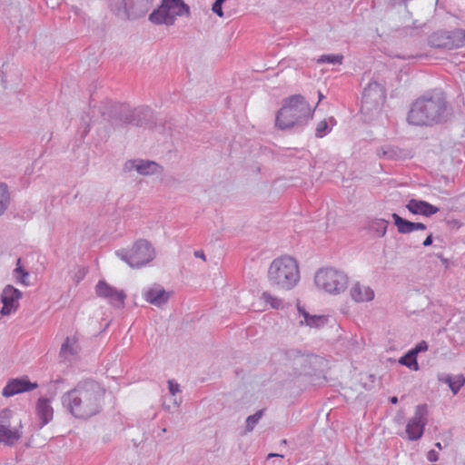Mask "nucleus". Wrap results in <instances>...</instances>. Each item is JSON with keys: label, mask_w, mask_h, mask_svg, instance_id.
Instances as JSON below:
<instances>
[{"label": "nucleus", "mask_w": 465, "mask_h": 465, "mask_svg": "<svg viewBox=\"0 0 465 465\" xmlns=\"http://www.w3.org/2000/svg\"><path fill=\"white\" fill-rule=\"evenodd\" d=\"M104 389L92 380L82 381L62 396V403L78 419H88L102 410Z\"/></svg>", "instance_id": "f257e3e1"}, {"label": "nucleus", "mask_w": 465, "mask_h": 465, "mask_svg": "<svg viewBox=\"0 0 465 465\" xmlns=\"http://www.w3.org/2000/svg\"><path fill=\"white\" fill-rule=\"evenodd\" d=\"M447 100L440 90L428 92L417 98L409 111L407 121L417 126H431L445 121Z\"/></svg>", "instance_id": "f03ea898"}, {"label": "nucleus", "mask_w": 465, "mask_h": 465, "mask_svg": "<svg viewBox=\"0 0 465 465\" xmlns=\"http://www.w3.org/2000/svg\"><path fill=\"white\" fill-rule=\"evenodd\" d=\"M313 110L301 94H294L285 99L276 114V126L288 130L303 126L312 118Z\"/></svg>", "instance_id": "7ed1b4c3"}, {"label": "nucleus", "mask_w": 465, "mask_h": 465, "mask_svg": "<svg viewBox=\"0 0 465 465\" xmlns=\"http://www.w3.org/2000/svg\"><path fill=\"white\" fill-rule=\"evenodd\" d=\"M268 280L271 285L277 288L292 289L300 280L297 262L290 256L274 259L268 270Z\"/></svg>", "instance_id": "20e7f679"}, {"label": "nucleus", "mask_w": 465, "mask_h": 465, "mask_svg": "<svg viewBox=\"0 0 465 465\" xmlns=\"http://www.w3.org/2000/svg\"><path fill=\"white\" fill-rule=\"evenodd\" d=\"M115 254L130 267L138 269L155 258V250L147 240L140 239L130 249L117 250Z\"/></svg>", "instance_id": "39448f33"}, {"label": "nucleus", "mask_w": 465, "mask_h": 465, "mask_svg": "<svg viewBox=\"0 0 465 465\" xmlns=\"http://www.w3.org/2000/svg\"><path fill=\"white\" fill-rule=\"evenodd\" d=\"M189 16L190 7L183 0H163L161 5L149 15L155 25H173L176 16Z\"/></svg>", "instance_id": "423d86ee"}, {"label": "nucleus", "mask_w": 465, "mask_h": 465, "mask_svg": "<svg viewBox=\"0 0 465 465\" xmlns=\"http://www.w3.org/2000/svg\"><path fill=\"white\" fill-rule=\"evenodd\" d=\"M314 282L319 289L330 294H340L347 288L348 277L341 271L327 267L317 271Z\"/></svg>", "instance_id": "0eeeda50"}, {"label": "nucleus", "mask_w": 465, "mask_h": 465, "mask_svg": "<svg viewBox=\"0 0 465 465\" xmlns=\"http://www.w3.org/2000/svg\"><path fill=\"white\" fill-rule=\"evenodd\" d=\"M152 4V0H109L111 11L119 18L129 20L144 16Z\"/></svg>", "instance_id": "6e6552de"}, {"label": "nucleus", "mask_w": 465, "mask_h": 465, "mask_svg": "<svg viewBox=\"0 0 465 465\" xmlns=\"http://www.w3.org/2000/svg\"><path fill=\"white\" fill-rule=\"evenodd\" d=\"M431 47L440 49H458L465 45V30H440L432 33L428 39Z\"/></svg>", "instance_id": "1a4fd4ad"}, {"label": "nucleus", "mask_w": 465, "mask_h": 465, "mask_svg": "<svg viewBox=\"0 0 465 465\" xmlns=\"http://www.w3.org/2000/svg\"><path fill=\"white\" fill-rule=\"evenodd\" d=\"M286 356L292 361L293 369L300 374H311L322 361V358L312 353H304L298 349H290Z\"/></svg>", "instance_id": "9d476101"}, {"label": "nucleus", "mask_w": 465, "mask_h": 465, "mask_svg": "<svg viewBox=\"0 0 465 465\" xmlns=\"http://www.w3.org/2000/svg\"><path fill=\"white\" fill-rule=\"evenodd\" d=\"M13 414L9 409L0 411V443L6 446H14L22 437L21 421H19L18 428H11Z\"/></svg>", "instance_id": "9b49d317"}, {"label": "nucleus", "mask_w": 465, "mask_h": 465, "mask_svg": "<svg viewBox=\"0 0 465 465\" xmlns=\"http://www.w3.org/2000/svg\"><path fill=\"white\" fill-rule=\"evenodd\" d=\"M428 408L426 404L416 407L414 415L406 425V434L410 440H417L423 435L425 426L428 423Z\"/></svg>", "instance_id": "f8f14e48"}, {"label": "nucleus", "mask_w": 465, "mask_h": 465, "mask_svg": "<svg viewBox=\"0 0 465 465\" xmlns=\"http://www.w3.org/2000/svg\"><path fill=\"white\" fill-rule=\"evenodd\" d=\"M95 293L98 297L106 300L115 308H122L126 298V294L123 290L116 289L104 280H100L97 282L95 286Z\"/></svg>", "instance_id": "ddd939ff"}, {"label": "nucleus", "mask_w": 465, "mask_h": 465, "mask_svg": "<svg viewBox=\"0 0 465 465\" xmlns=\"http://www.w3.org/2000/svg\"><path fill=\"white\" fill-rule=\"evenodd\" d=\"M151 116L152 112L148 107L131 109L126 105L121 106L120 117L124 124H133L135 125L147 124V121Z\"/></svg>", "instance_id": "4468645a"}, {"label": "nucleus", "mask_w": 465, "mask_h": 465, "mask_svg": "<svg viewBox=\"0 0 465 465\" xmlns=\"http://www.w3.org/2000/svg\"><path fill=\"white\" fill-rule=\"evenodd\" d=\"M142 296L150 304L161 307L169 301L170 292H166L162 285L153 283L143 289Z\"/></svg>", "instance_id": "2eb2a0df"}, {"label": "nucleus", "mask_w": 465, "mask_h": 465, "mask_svg": "<svg viewBox=\"0 0 465 465\" xmlns=\"http://www.w3.org/2000/svg\"><path fill=\"white\" fill-rule=\"evenodd\" d=\"M133 170L144 176L161 173V167L157 163L142 159L128 160L124 163V172H131Z\"/></svg>", "instance_id": "dca6fc26"}, {"label": "nucleus", "mask_w": 465, "mask_h": 465, "mask_svg": "<svg viewBox=\"0 0 465 465\" xmlns=\"http://www.w3.org/2000/svg\"><path fill=\"white\" fill-rule=\"evenodd\" d=\"M22 296V292L12 285H7L3 290L1 302L3 307L1 309L2 315H9L18 308V301Z\"/></svg>", "instance_id": "f3484780"}, {"label": "nucleus", "mask_w": 465, "mask_h": 465, "mask_svg": "<svg viewBox=\"0 0 465 465\" xmlns=\"http://www.w3.org/2000/svg\"><path fill=\"white\" fill-rule=\"evenodd\" d=\"M38 384L31 382L27 379H14L7 382L3 389L2 394L5 397H11L18 393L36 389Z\"/></svg>", "instance_id": "a211bd4d"}, {"label": "nucleus", "mask_w": 465, "mask_h": 465, "mask_svg": "<svg viewBox=\"0 0 465 465\" xmlns=\"http://www.w3.org/2000/svg\"><path fill=\"white\" fill-rule=\"evenodd\" d=\"M406 208L412 214L424 215L430 217L437 213L440 209L430 203L422 200L411 199L406 204Z\"/></svg>", "instance_id": "6ab92c4d"}, {"label": "nucleus", "mask_w": 465, "mask_h": 465, "mask_svg": "<svg viewBox=\"0 0 465 465\" xmlns=\"http://www.w3.org/2000/svg\"><path fill=\"white\" fill-rule=\"evenodd\" d=\"M80 351L81 347L79 345L78 339L75 336L67 337L62 344L60 356L64 361H71L78 356Z\"/></svg>", "instance_id": "aec40b11"}, {"label": "nucleus", "mask_w": 465, "mask_h": 465, "mask_svg": "<svg viewBox=\"0 0 465 465\" xmlns=\"http://www.w3.org/2000/svg\"><path fill=\"white\" fill-rule=\"evenodd\" d=\"M351 296L356 302H366L372 301L375 294L370 286L356 282L351 288Z\"/></svg>", "instance_id": "412c9836"}, {"label": "nucleus", "mask_w": 465, "mask_h": 465, "mask_svg": "<svg viewBox=\"0 0 465 465\" xmlns=\"http://www.w3.org/2000/svg\"><path fill=\"white\" fill-rule=\"evenodd\" d=\"M36 413L39 420H41V428H43L53 420L54 410L48 399L40 398L38 400L36 404Z\"/></svg>", "instance_id": "4be33fe9"}, {"label": "nucleus", "mask_w": 465, "mask_h": 465, "mask_svg": "<svg viewBox=\"0 0 465 465\" xmlns=\"http://www.w3.org/2000/svg\"><path fill=\"white\" fill-rule=\"evenodd\" d=\"M377 154L379 157L385 158L387 160H400L408 156V153L404 150L391 144H386L378 148Z\"/></svg>", "instance_id": "5701e85b"}, {"label": "nucleus", "mask_w": 465, "mask_h": 465, "mask_svg": "<svg viewBox=\"0 0 465 465\" xmlns=\"http://www.w3.org/2000/svg\"><path fill=\"white\" fill-rule=\"evenodd\" d=\"M438 380L440 382L448 384L451 392L456 395L460 388L465 383V377L462 374L459 375H450V374H440L438 376Z\"/></svg>", "instance_id": "b1692460"}, {"label": "nucleus", "mask_w": 465, "mask_h": 465, "mask_svg": "<svg viewBox=\"0 0 465 465\" xmlns=\"http://www.w3.org/2000/svg\"><path fill=\"white\" fill-rule=\"evenodd\" d=\"M382 95V89L381 84L377 82H371L367 87L364 88L362 93V102L370 103L376 102Z\"/></svg>", "instance_id": "393cba45"}, {"label": "nucleus", "mask_w": 465, "mask_h": 465, "mask_svg": "<svg viewBox=\"0 0 465 465\" xmlns=\"http://www.w3.org/2000/svg\"><path fill=\"white\" fill-rule=\"evenodd\" d=\"M391 217L400 233L406 234L414 231L413 222L403 219L397 213H392Z\"/></svg>", "instance_id": "a878e982"}, {"label": "nucleus", "mask_w": 465, "mask_h": 465, "mask_svg": "<svg viewBox=\"0 0 465 465\" xmlns=\"http://www.w3.org/2000/svg\"><path fill=\"white\" fill-rule=\"evenodd\" d=\"M329 120L331 123V126L329 125V123L326 120H322L317 124L315 129L316 137L322 138L331 131L332 126L336 124V121L333 117H330Z\"/></svg>", "instance_id": "bb28decb"}, {"label": "nucleus", "mask_w": 465, "mask_h": 465, "mask_svg": "<svg viewBox=\"0 0 465 465\" xmlns=\"http://www.w3.org/2000/svg\"><path fill=\"white\" fill-rule=\"evenodd\" d=\"M10 203V193L5 183H0V216L4 214Z\"/></svg>", "instance_id": "cd10ccee"}, {"label": "nucleus", "mask_w": 465, "mask_h": 465, "mask_svg": "<svg viewBox=\"0 0 465 465\" xmlns=\"http://www.w3.org/2000/svg\"><path fill=\"white\" fill-rule=\"evenodd\" d=\"M21 260H17V267L14 270V277L15 280L25 286L29 285V273L20 266Z\"/></svg>", "instance_id": "c85d7f7f"}, {"label": "nucleus", "mask_w": 465, "mask_h": 465, "mask_svg": "<svg viewBox=\"0 0 465 465\" xmlns=\"http://www.w3.org/2000/svg\"><path fill=\"white\" fill-rule=\"evenodd\" d=\"M262 299L268 304H270V306L272 308V309H276V310H279V309H282L283 306H284V303H283V301L282 299H279L277 297H274L272 296L271 293L267 292H264L262 294Z\"/></svg>", "instance_id": "c756f323"}, {"label": "nucleus", "mask_w": 465, "mask_h": 465, "mask_svg": "<svg viewBox=\"0 0 465 465\" xmlns=\"http://www.w3.org/2000/svg\"><path fill=\"white\" fill-rule=\"evenodd\" d=\"M343 60L342 54H322L317 59L318 64H341Z\"/></svg>", "instance_id": "7c9ffc66"}, {"label": "nucleus", "mask_w": 465, "mask_h": 465, "mask_svg": "<svg viewBox=\"0 0 465 465\" xmlns=\"http://www.w3.org/2000/svg\"><path fill=\"white\" fill-rule=\"evenodd\" d=\"M399 362L401 365H404L410 369H412L414 371L419 370V364L417 362V358L415 355L412 356L410 355V351L402 357L400 358Z\"/></svg>", "instance_id": "2f4dec72"}, {"label": "nucleus", "mask_w": 465, "mask_h": 465, "mask_svg": "<svg viewBox=\"0 0 465 465\" xmlns=\"http://www.w3.org/2000/svg\"><path fill=\"white\" fill-rule=\"evenodd\" d=\"M262 415H263V411L260 410V411H256L253 415L249 416L246 419L245 430L247 432H251L254 429L256 424L259 422V420L262 419Z\"/></svg>", "instance_id": "473e14b6"}, {"label": "nucleus", "mask_w": 465, "mask_h": 465, "mask_svg": "<svg viewBox=\"0 0 465 465\" xmlns=\"http://www.w3.org/2000/svg\"><path fill=\"white\" fill-rule=\"evenodd\" d=\"M326 319L324 316L321 315H312L310 320L306 322V326L311 328H319L325 324Z\"/></svg>", "instance_id": "72a5a7b5"}, {"label": "nucleus", "mask_w": 465, "mask_h": 465, "mask_svg": "<svg viewBox=\"0 0 465 465\" xmlns=\"http://www.w3.org/2000/svg\"><path fill=\"white\" fill-rule=\"evenodd\" d=\"M427 350H428V343L425 341H421L413 349H411L410 351V355L412 357H413V355H415V357L417 358V355L420 352L426 351Z\"/></svg>", "instance_id": "f704fd0d"}, {"label": "nucleus", "mask_w": 465, "mask_h": 465, "mask_svg": "<svg viewBox=\"0 0 465 465\" xmlns=\"http://www.w3.org/2000/svg\"><path fill=\"white\" fill-rule=\"evenodd\" d=\"M297 310H298L300 316L302 317V320H300L299 324L305 325L306 322L312 317V315L305 311V309L300 304V302L297 303Z\"/></svg>", "instance_id": "c9c22d12"}, {"label": "nucleus", "mask_w": 465, "mask_h": 465, "mask_svg": "<svg viewBox=\"0 0 465 465\" xmlns=\"http://www.w3.org/2000/svg\"><path fill=\"white\" fill-rule=\"evenodd\" d=\"M223 4V3L222 2V0H216L212 7L213 12L220 17L223 16V12L222 8Z\"/></svg>", "instance_id": "e433bc0d"}, {"label": "nucleus", "mask_w": 465, "mask_h": 465, "mask_svg": "<svg viewBox=\"0 0 465 465\" xmlns=\"http://www.w3.org/2000/svg\"><path fill=\"white\" fill-rule=\"evenodd\" d=\"M168 388L172 395H175L180 391V385L173 380L168 381Z\"/></svg>", "instance_id": "4c0bfd02"}, {"label": "nucleus", "mask_w": 465, "mask_h": 465, "mask_svg": "<svg viewBox=\"0 0 465 465\" xmlns=\"http://www.w3.org/2000/svg\"><path fill=\"white\" fill-rule=\"evenodd\" d=\"M427 459L430 462H435L439 460V454L435 450H431L428 452Z\"/></svg>", "instance_id": "58836bf2"}, {"label": "nucleus", "mask_w": 465, "mask_h": 465, "mask_svg": "<svg viewBox=\"0 0 465 465\" xmlns=\"http://www.w3.org/2000/svg\"><path fill=\"white\" fill-rule=\"evenodd\" d=\"M426 230V225L422 223H414V231Z\"/></svg>", "instance_id": "ea45409f"}, {"label": "nucleus", "mask_w": 465, "mask_h": 465, "mask_svg": "<svg viewBox=\"0 0 465 465\" xmlns=\"http://www.w3.org/2000/svg\"><path fill=\"white\" fill-rule=\"evenodd\" d=\"M432 242H433V238H432V234H430L429 236H427V238L424 240L423 242V246L427 247V246H430L432 244Z\"/></svg>", "instance_id": "a19ab883"}, {"label": "nucleus", "mask_w": 465, "mask_h": 465, "mask_svg": "<svg viewBox=\"0 0 465 465\" xmlns=\"http://www.w3.org/2000/svg\"><path fill=\"white\" fill-rule=\"evenodd\" d=\"M194 256L197 257V258H201L203 260H205V255H204L203 251H195L194 252Z\"/></svg>", "instance_id": "79ce46f5"}, {"label": "nucleus", "mask_w": 465, "mask_h": 465, "mask_svg": "<svg viewBox=\"0 0 465 465\" xmlns=\"http://www.w3.org/2000/svg\"><path fill=\"white\" fill-rule=\"evenodd\" d=\"M274 457L282 458L283 456H282V455H280V454H276V453H270V454L268 455V459L274 458Z\"/></svg>", "instance_id": "37998d69"}, {"label": "nucleus", "mask_w": 465, "mask_h": 465, "mask_svg": "<svg viewBox=\"0 0 465 465\" xmlns=\"http://www.w3.org/2000/svg\"><path fill=\"white\" fill-rule=\"evenodd\" d=\"M390 401L392 403V404H397L398 403V398L393 396L390 399Z\"/></svg>", "instance_id": "c03bdc74"}, {"label": "nucleus", "mask_w": 465, "mask_h": 465, "mask_svg": "<svg viewBox=\"0 0 465 465\" xmlns=\"http://www.w3.org/2000/svg\"><path fill=\"white\" fill-rule=\"evenodd\" d=\"M89 132V127L88 126H85L84 131H83V136L86 135Z\"/></svg>", "instance_id": "a18cd8bd"}, {"label": "nucleus", "mask_w": 465, "mask_h": 465, "mask_svg": "<svg viewBox=\"0 0 465 465\" xmlns=\"http://www.w3.org/2000/svg\"><path fill=\"white\" fill-rule=\"evenodd\" d=\"M435 447L438 448L439 450H441L442 449V446H441V443L440 442H437L435 443Z\"/></svg>", "instance_id": "49530a36"}, {"label": "nucleus", "mask_w": 465, "mask_h": 465, "mask_svg": "<svg viewBox=\"0 0 465 465\" xmlns=\"http://www.w3.org/2000/svg\"><path fill=\"white\" fill-rule=\"evenodd\" d=\"M324 96L321 92H319V101H321Z\"/></svg>", "instance_id": "de8ad7c7"}]
</instances>
